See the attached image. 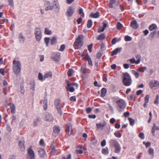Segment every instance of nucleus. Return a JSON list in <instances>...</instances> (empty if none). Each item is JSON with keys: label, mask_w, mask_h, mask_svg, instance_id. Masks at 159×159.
Masks as SVG:
<instances>
[{"label": "nucleus", "mask_w": 159, "mask_h": 159, "mask_svg": "<svg viewBox=\"0 0 159 159\" xmlns=\"http://www.w3.org/2000/svg\"><path fill=\"white\" fill-rule=\"evenodd\" d=\"M149 98L150 96L148 95H146L144 98V102L146 103H148V102Z\"/></svg>", "instance_id": "54"}, {"label": "nucleus", "mask_w": 159, "mask_h": 159, "mask_svg": "<svg viewBox=\"0 0 159 159\" xmlns=\"http://www.w3.org/2000/svg\"><path fill=\"white\" fill-rule=\"evenodd\" d=\"M92 21L91 20H89L87 22V26L88 28L91 27L92 25Z\"/></svg>", "instance_id": "49"}, {"label": "nucleus", "mask_w": 159, "mask_h": 159, "mask_svg": "<svg viewBox=\"0 0 159 159\" xmlns=\"http://www.w3.org/2000/svg\"><path fill=\"white\" fill-rule=\"evenodd\" d=\"M41 103H43V106L44 109L45 110H47L48 107V101L47 98L45 97L43 100H41Z\"/></svg>", "instance_id": "20"}, {"label": "nucleus", "mask_w": 159, "mask_h": 159, "mask_svg": "<svg viewBox=\"0 0 159 159\" xmlns=\"http://www.w3.org/2000/svg\"><path fill=\"white\" fill-rule=\"evenodd\" d=\"M139 137L142 139H144V134L142 133L141 132L139 134Z\"/></svg>", "instance_id": "58"}, {"label": "nucleus", "mask_w": 159, "mask_h": 159, "mask_svg": "<svg viewBox=\"0 0 159 159\" xmlns=\"http://www.w3.org/2000/svg\"><path fill=\"white\" fill-rule=\"evenodd\" d=\"M102 153L104 154L107 155L108 153V149L107 147H105L102 150Z\"/></svg>", "instance_id": "42"}, {"label": "nucleus", "mask_w": 159, "mask_h": 159, "mask_svg": "<svg viewBox=\"0 0 159 159\" xmlns=\"http://www.w3.org/2000/svg\"><path fill=\"white\" fill-rule=\"evenodd\" d=\"M128 119L129 121L130 125L131 126L133 125L134 123V120L130 118H129Z\"/></svg>", "instance_id": "52"}, {"label": "nucleus", "mask_w": 159, "mask_h": 159, "mask_svg": "<svg viewBox=\"0 0 159 159\" xmlns=\"http://www.w3.org/2000/svg\"><path fill=\"white\" fill-rule=\"evenodd\" d=\"M85 59L88 61L89 64L90 66H92V63L91 59L90 57L88 55H86L85 57Z\"/></svg>", "instance_id": "34"}, {"label": "nucleus", "mask_w": 159, "mask_h": 159, "mask_svg": "<svg viewBox=\"0 0 159 159\" xmlns=\"http://www.w3.org/2000/svg\"><path fill=\"white\" fill-rule=\"evenodd\" d=\"M24 141L23 138H22L19 141V146L21 151H24L25 150L24 146Z\"/></svg>", "instance_id": "15"}, {"label": "nucleus", "mask_w": 159, "mask_h": 159, "mask_svg": "<svg viewBox=\"0 0 159 159\" xmlns=\"http://www.w3.org/2000/svg\"><path fill=\"white\" fill-rule=\"evenodd\" d=\"M56 150L55 149V148L53 145H51V155L52 156L54 155L56 153Z\"/></svg>", "instance_id": "38"}, {"label": "nucleus", "mask_w": 159, "mask_h": 159, "mask_svg": "<svg viewBox=\"0 0 159 159\" xmlns=\"http://www.w3.org/2000/svg\"><path fill=\"white\" fill-rule=\"evenodd\" d=\"M156 130H159V127L157 126L155 124H153V126L152 128V134L154 135Z\"/></svg>", "instance_id": "31"}, {"label": "nucleus", "mask_w": 159, "mask_h": 159, "mask_svg": "<svg viewBox=\"0 0 159 159\" xmlns=\"http://www.w3.org/2000/svg\"><path fill=\"white\" fill-rule=\"evenodd\" d=\"M141 56L140 55H138L136 57V58H138V60L136 61L135 59L133 58L132 59H129L127 61H129L131 63H135L136 64H138L140 62L141 59Z\"/></svg>", "instance_id": "11"}, {"label": "nucleus", "mask_w": 159, "mask_h": 159, "mask_svg": "<svg viewBox=\"0 0 159 159\" xmlns=\"http://www.w3.org/2000/svg\"><path fill=\"white\" fill-rule=\"evenodd\" d=\"M65 131L66 133L69 135H71L73 132L72 125L70 124L67 125Z\"/></svg>", "instance_id": "13"}, {"label": "nucleus", "mask_w": 159, "mask_h": 159, "mask_svg": "<svg viewBox=\"0 0 159 159\" xmlns=\"http://www.w3.org/2000/svg\"><path fill=\"white\" fill-rule=\"evenodd\" d=\"M38 78L39 80L42 82L45 80V78H44V75H43L41 73H39Z\"/></svg>", "instance_id": "33"}, {"label": "nucleus", "mask_w": 159, "mask_h": 159, "mask_svg": "<svg viewBox=\"0 0 159 159\" xmlns=\"http://www.w3.org/2000/svg\"><path fill=\"white\" fill-rule=\"evenodd\" d=\"M39 118H36L34 121V126H36L39 122Z\"/></svg>", "instance_id": "55"}, {"label": "nucleus", "mask_w": 159, "mask_h": 159, "mask_svg": "<svg viewBox=\"0 0 159 159\" xmlns=\"http://www.w3.org/2000/svg\"><path fill=\"white\" fill-rule=\"evenodd\" d=\"M28 156L27 159H34L35 154L32 147H30L27 149Z\"/></svg>", "instance_id": "8"}, {"label": "nucleus", "mask_w": 159, "mask_h": 159, "mask_svg": "<svg viewBox=\"0 0 159 159\" xmlns=\"http://www.w3.org/2000/svg\"><path fill=\"white\" fill-rule=\"evenodd\" d=\"M107 93V90L105 88H103L101 89V96L103 97L105 96Z\"/></svg>", "instance_id": "35"}, {"label": "nucleus", "mask_w": 159, "mask_h": 159, "mask_svg": "<svg viewBox=\"0 0 159 159\" xmlns=\"http://www.w3.org/2000/svg\"><path fill=\"white\" fill-rule=\"evenodd\" d=\"M78 147L80 148L79 149H77L75 152V153L76 154H81L83 153V150H84V148L82 145H79Z\"/></svg>", "instance_id": "18"}, {"label": "nucleus", "mask_w": 159, "mask_h": 159, "mask_svg": "<svg viewBox=\"0 0 159 159\" xmlns=\"http://www.w3.org/2000/svg\"><path fill=\"white\" fill-rule=\"evenodd\" d=\"M157 28V25L154 24L151 25L149 27V29L151 31L155 30Z\"/></svg>", "instance_id": "41"}, {"label": "nucleus", "mask_w": 159, "mask_h": 159, "mask_svg": "<svg viewBox=\"0 0 159 159\" xmlns=\"http://www.w3.org/2000/svg\"><path fill=\"white\" fill-rule=\"evenodd\" d=\"M122 48H118L114 50L111 53V56H113L115 55L118 52H120L121 51Z\"/></svg>", "instance_id": "29"}, {"label": "nucleus", "mask_w": 159, "mask_h": 159, "mask_svg": "<svg viewBox=\"0 0 159 159\" xmlns=\"http://www.w3.org/2000/svg\"><path fill=\"white\" fill-rule=\"evenodd\" d=\"M93 47V44L92 43L90 44L89 45H88V50L90 52H91L92 51V48Z\"/></svg>", "instance_id": "60"}, {"label": "nucleus", "mask_w": 159, "mask_h": 159, "mask_svg": "<svg viewBox=\"0 0 159 159\" xmlns=\"http://www.w3.org/2000/svg\"><path fill=\"white\" fill-rule=\"evenodd\" d=\"M35 83L33 82L30 84V89L34 92L35 90Z\"/></svg>", "instance_id": "39"}, {"label": "nucleus", "mask_w": 159, "mask_h": 159, "mask_svg": "<svg viewBox=\"0 0 159 159\" xmlns=\"http://www.w3.org/2000/svg\"><path fill=\"white\" fill-rule=\"evenodd\" d=\"M84 38V36L83 35H79L74 43V45L77 48L81 47L83 44L82 40Z\"/></svg>", "instance_id": "4"}, {"label": "nucleus", "mask_w": 159, "mask_h": 159, "mask_svg": "<svg viewBox=\"0 0 159 159\" xmlns=\"http://www.w3.org/2000/svg\"><path fill=\"white\" fill-rule=\"evenodd\" d=\"M38 152L39 154L40 157H44L45 155V152L43 149L41 148H39L38 149Z\"/></svg>", "instance_id": "22"}, {"label": "nucleus", "mask_w": 159, "mask_h": 159, "mask_svg": "<svg viewBox=\"0 0 159 159\" xmlns=\"http://www.w3.org/2000/svg\"><path fill=\"white\" fill-rule=\"evenodd\" d=\"M21 64L19 61L14 60L13 62V69L14 74L18 75L21 71Z\"/></svg>", "instance_id": "1"}, {"label": "nucleus", "mask_w": 159, "mask_h": 159, "mask_svg": "<svg viewBox=\"0 0 159 159\" xmlns=\"http://www.w3.org/2000/svg\"><path fill=\"white\" fill-rule=\"evenodd\" d=\"M60 58V54L59 53H53L51 58L55 61L58 62L59 61Z\"/></svg>", "instance_id": "14"}, {"label": "nucleus", "mask_w": 159, "mask_h": 159, "mask_svg": "<svg viewBox=\"0 0 159 159\" xmlns=\"http://www.w3.org/2000/svg\"><path fill=\"white\" fill-rule=\"evenodd\" d=\"M45 120L47 121H51L53 120V116L49 113H47L45 115Z\"/></svg>", "instance_id": "17"}, {"label": "nucleus", "mask_w": 159, "mask_h": 159, "mask_svg": "<svg viewBox=\"0 0 159 159\" xmlns=\"http://www.w3.org/2000/svg\"><path fill=\"white\" fill-rule=\"evenodd\" d=\"M45 10L47 11L52 10L53 8V6L52 3L49 1H46L44 3Z\"/></svg>", "instance_id": "10"}, {"label": "nucleus", "mask_w": 159, "mask_h": 159, "mask_svg": "<svg viewBox=\"0 0 159 159\" xmlns=\"http://www.w3.org/2000/svg\"><path fill=\"white\" fill-rule=\"evenodd\" d=\"M106 125V123L105 121H103L102 123H99L96 124V126L97 128L98 129H101V128H103Z\"/></svg>", "instance_id": "24"}, {"label": "nucleus", "mask_w": 159, "mask_h": 159, "mask_svg": "<svg viewBox=\"0 0 159 159\" xmlns=\"http://www.w3.org/2000/svg\"><path fill=\"white\" fill-rule=\"evenodd\" d=\"M123 82L125 86H129L131 85L132 82L131 78L129 75L127 73H124Z\"/></svg>", "instance_id": "2"}, {"label": "nucleus", "mask_w": 159, "mask_h": 159, "mask_svg": "<svg viewBox=\"0 0 159 159\" xmlns=\"http://www.w3.org/2000/svg\"><path fill=\"white\" fill-rule=\"evenodd\" d=\"M114 147L115 148V152L116 153H119L121 150V148L120 144H118Z\"/></svg>", "instance_id": "30"}, {"label": "nucleus", "mask_w": 159, "mask_h": 159, "mask_svg": "<svg viewBox=\"0 0 159 159\" xmlns=\"http://www.w3.org/2000/svg\"><path fill=\"white\" fill-rule=\"evenodd\" d=\"M50 40V39L49 38H44L45 43L46 44V47H48Z\"/></svg>", "instance_id": "48"}, {"label": "nucleus", "mask_w": 159, "mask_h": 159, "mask_svg": "<svg viewBox=\"0 0 159 159\" xmlns=\"http://www.w3.org/2000/svg\"><path fill=\"white\" fill-rule=\"evenodd\" d=\"M10 108L11 109L12 114H14L16 112V107L13 103H11L10 104Z\"/></svg>", "instance_id": "28"}, {"label": "nucleus", "mask_w": 159, "mask_h": 159, "mask_svg": "<svg viewBox=\"0 0 159 159\" xmlns=\"http://www.w3.org/2000/svg\"><path fill=\"white\" fill-rule=\"evenodd\" d=\"M125 40L126 42L130 41L132 40V38L128 35H126L125 37Z\"/></svg>", "instance_id": "46"}, {"label": "nucleus", "mask_w": 159, "mask_h": 159, "mask_svg": "<svg viewBox=\"0 0 159 159\" xmlns=\"http://www.w3.org/2000/svg\"><path fill=\"white\" fill-rule=\"evenodd\" d=\"M52 74L51 71H48L44 75V78L45 80L48 78H51L52 77Z\"/></svg>", "instance_id": "25"}, {"label": "nucleus", "mask_w": 159, "mask_h": 159, "mask_svg": "<svg viewBox=\"0 0 159 159\" xmlns=\"http://www.w3.org/2000/svg\"><path fill=\"white\" fill-rule=\"evenodd\" d=\"M100 16L99 13L98 11H97L95 13L91 12L89 15V16L92 18H98Z\"/></svg>", "instance_id": "21"}, {"label": "nucleus", "mask_w": 159, "mask_h": 159, "mask_svg": "<svg viewBox=\"0 0 159 159\" xmlns=\"http://www.w3.org/2000/svg\"><path fill=\"white\" fill-rule=\"evenodd\" d=\"M106 140L105 139H103L101 143V146L102 147H104L106 145Z\"/></svg>", "instance_id": "62"}, {"label": "nucleus", "mask_w": 159, "mask_h": 159, "mask_svg": "<svg viewBox=\"0 0 159 159\" xmlns=\"http://www.w3.org/2000/svg\"><path fill=\"white\" fill-rule=\"evenodd\" d=\"M132 73L133 74L136 78H138L139 76V74L134 70H131Z\"/></svg>", "instance_id": "40"}, {"label": "nucleus", "mask_w": 159, "mask_h": 159, "mask_svg": "<svg viewBox=\"0 0 159 159\" xmlns=\"http://www.w3.org/2000/svg\"><path fill=\"white\" fill-rule=\"evenodd\" d=\"M159 83L158 81L156 80H153L150 81L149 85L151 88L152 89L154 87H157L159 86Z\"/></svg>", "instance_id": "12"}, {"label": "nucleus", "mask_w": 159, "mask_h": 159, "mask_svg": "<svg viewBox=\"0 0 159 159\" xmlns=\"http://www.w3.org/2000/svg\"><path fill=\"white\" fill-rule=\"evenodd\" d=\"M53 3L55 9L57 11H59L60 10V6L57 1L55 2H53Z\"/></svg>", "instance_id": "37"}, {"label": "nucleus", "mask_w": 159, "mask_h": 159, "mask_svg": "<svg viewBox=\"0 0 159 159\" xmlns=\"http://www.w3.org/2000/svg\"><path fill=\"white\" fill-rule=\"evenodd\" d=\"M59 127L57 126H55L53 128V135L54 136H57L60 131Z\"/></svg>", "instance_id": "16"}, {"label": "nucleus", "mask_w": 159, "mask_h": 159, "mask_svg": "<svg viewBox=\"0 0 159 159\" xmlns=\"http://www.w3.org/2000/svg\"><path fill=\"white\" fill-rule=\"evenodd\" d=\"M54 105L58 113L61 116L62 114V111L61 109V105L60 100L58 99H56L54 102Z\"/></svg>", "instance_id": "6"}, {"label": "nucleus", "mask_w": 159, "mask_h": 159, "mask_svg": "<svg viewBox=\"0 0 159 159\" xmlns=\"http://www.w3.org/2000/svg\"><path fill=\"white\" fill-rule=\"evenodd\" d=\"M97 143V140L95 139H93L91 141V143L92 144L95 145Z\"/></svg>", "instance_id": "64"}, {"label": "nucleus", "mask_w": 159, "mask_h": 159, "mask_svg": "<svg viewBox=\"0 0 159 159\" xmlns=\"http://www.w3.org/2000/svg\"><path fill=\"white\" fill-rule=\"evenodd\" d=\"M44 33L47 35H50L52 34V31L47 28L45 29Z\"/></svg>", "instance_id": "44"}, {"label": "nucleus", "mask_w": 159, "mask_h": 159, "mask_svg": "<svg viewBox=\"0 0 159 159\" xmlns=\"http://www.w3.org/2000/svg\"><path fill=\"white\" fill-rule=\"evenodd\" d=\"M19 41L21 43H23L24 42L25 37L21 33L19 34L18 36Z\"/></svg>", "instance_id": "26"}, {"label": "nucleus", "mask_w": 159, "mask_h": 159, "mask_svg": "<svg viewBox=\"0 0 159 159\" xmlns=\"http://www.w3.org/2000/svg\"><path fill=\"white\" fill-rule=\"evenodd\" d=\"M74 72V70L72 69H70L67 72V75L68 76H71Z\"/></svg>", "instance_id": "50"}, {"label": "nucleus", "mask_w": 159, "mask_h": 159, "mask_svg": "<svg viewBox=\"0 0 159 159\" xmlns=\"http://www.w3.org/2000/svg\"><path fill=\"white\" fill-rule=\"evenodd\" d=\"M103 27H102V30H98L99 33L103 31L107 27V26L108 25V23L106 21L103 22Z\"/></svg>", "instance_id": "36"}, {"label": "nucleus", "mask_w": 159, "mask_h": 159, "mask_svg": "<svg viewBox=\"0 0 159 159\" xmlns=\"http://www.w3.org/2000/svg\"><path fill=\"white\" fill-rule=\"evenodd\" d=\"M159 98V96L158 95L156 96V100L154 101V103L155 104L158 105L159 103L158 99Z\"/></svg>", "instance_id": "59"}, {"label": "nucleus", "mask_w": 159, "mask_h": 159, "mask_svg": "<svg viewBox=\"0 0 159 159\" xmlns=\"http://www.w3.org/2000/svg\"><path fill=\"white\" fill-rule=\"evenodd\" d=\"M78 14L80 15L81 16L84 17V14L83 11V10L82 8L80 7L79 10L78 12Z\"/></svg>", "instance_id": "32"}, {"label": "nucleus", "mask_w": 159, "mask_h": 159, "mask_svg": "<svg viewBox=\"0 0 159 159\" xmlns=\"http://www.w3.org/2000/svg\"><path fill=\"white\" fill-rule=\"evenodd\" d=\"M57 39L55 37H53L51 40V43L52 45H53L56 43L57 42Z\"/></svg>", "instance_id": "47"}, {"label": "nucleus", "mask_w": 159, "mask_h": 159, "mask_svg": "<svg viewBox=\"0 0 159 159\" xmlns=\"http://www.w3.org/2000/svg\"><path fill=\"white\" fill-rule=\"evenodd\" d=\"M67 90L71 92H73L75 90L73 86L77 88L78 84L76 83H71L68 81L67 83Z\"/></svg>", "instance_id": "7"}, {"label": "nucleus", "mask_w": 159, "mask_h": 159, "mask_svg": "<svg viewBox=\"0 0 159 159\" xmlns=\"http://www.w3.org/2000/svg\"><path fill=\"white\" fill-rule=\"evenodd\" d=\"M75 11V8L71 6H70L67 9L66 12V14L67 17L71 16L73 14Z\"/></svg>", "instance_id": "9"}, {"label": "nucleus", "mask_w": 159, "mask_h": 159, "mask_svg": "<svg viewBox=\"0 0 159 159\" xmlns=\"http://www.w3.org/2000/svg\"><path fill=\"white\" fill-rule=\"evenodd\" d=\"M130 25L132 28L135 29H137L139 27L136 20H134L131 22L130 23Z\"/></svg>", "instance_id": "23"}, {"label": "nucleus", "mask_w": 159, "mask_h": 159, "mask_svg": "<svg viewBox=\"0 0 159 159\" xmlns=\"http://www.w3.org/2000/svg\"><path fill=\"white\" fill-rule=\"evenodd\" d=\"M114 135L117 137L120 138L121 136V134L118 131L116 132L114 134Z\"/></svg>", "instance_id": "51"}, {"label": "nucleus", "mask_w": 159, "mask_h": 159, "mask_svg": "<svg viewBox=\"0 0 159 159\" xmlns=\"http://www.w3.org/2000/svg\"><path fill=\"white\" fill-rule=\"evenodd\" d=\"M11 125H14L16 123L17 118L16 116L14 115H13L11 116Z\"/></svg>", "instance_id": "27"}, {"label": "nucleus", "mask_w": 159, "mask_h": 159, "mask_svg": "<svg viewBox=\"0 0 159 159\" xmlns=\"http://www.w3.org/2000/svg\"><path fill=\"white\" fill-rule=\"evenodd\" d=\"M34 34L36 40L39 42L42 38V32L39 28H36L34 30Z\"/></svg>", "instance_id": "5"}, {"label": "nucleus", "mask_w": 159, "mask_h": 159, "mask_svg": "<svg viewBox=\"0 0 159 159\" xmlns=\"http://www.w3.org/2000/svg\"><path fill=\"white\" fill-rule=\"evenodd\" d=\"M123 25L122 24H121L120 22H118L116 25V28L117 29H120L122 27Z\"/></svg>", "instance_id": "57"}, {"label": "nucleus", "mask_w": 159, "mask_h": 159, "mask_svg": "<svg viewBox=\"0 0 159 159\" xmlns=\"http://www.w3.org/2000/svg\"><path fill=\"white\" fill-rule=\"evenodd\" d=\"M25 119H22L20 123V126L21 127L22 126L24 125V123L25 122Z\"/></svg>", "instance_id": "63"}, {"label": "nucleus", "mask_w": 159, "mask_h": 159, "mask_svg": "<svg viewBox=\"0 0 159 159\" xmlns=\"http://www.w3.org/2000/svg\"><path fill=\"white\" fill-rule=\"evenodd\" d=\"M115 2V0H110L109 6L110 8L113 7V4Z\"/></svg>", "instance_id": "53"}, {"label": "nucleus", "mask_w": 159, "mask_h": 159, "mask_svg": "<svg viewBox=\"0 0 159 159\" xmlns=\"http://www.w3.org/2000/svg\"><path fill=\"white\" fill-rule=\"evenodd\" d=\"M65 48V46L64 44L61 45L60 47V48L59 49V51H63L64 50Z\"/></svg>", "instance_id": "56"}, {"label": "nucleus", "mask_w": 159, "mask_h": 159, "mask_svg": "<svg viewBox=\"0 0 159 159\" xmlns=\"http://www.w3.org/2000/svg\"><path fill=\"white\" fill-rule=\"evenodd\" d=\"M8 4L11 7L13 6L14 3L13 0H8Z\"/></svg>", "instance_id": "61"}, {"label": "nucleus", "mask_w": 159, "mask_h": 159, "mask_svg": "<svg viewBox=\"0 0 159 159\" xmlns=\"http://www.w3.org/2000/svg\"><path fill=\"white\" fill-rule=\"evenodd\" d=\"M116 103L117 104L116 107L118 110L120 111H122L126 106L125 101L122 99H120L117 101Z\"/></svg>", "instance_id": "3"}, {"label": "nucleus", "mask_w": 159, "mask_h": 159, "mask_svg": "<svg viewBox=\"0 0 159 159\" xmlns=\"http://www.w3.org/2000/svg\"><path fill=\"white\" fill-rule=\"evenodd\" d=\"M109 143L111 146L115 147L119 144V143L116 140L114 139H111L109 141Z\"/></svg>", "instance_id": "19"}, {"label": "nucleus", "mask_w": 159, "mask_h": 159, "mask_svg": "<svg viewBox=\"0 0 159 159\" xmlns=\"http://www.w3.org/2000/svg\"><path fill=\"white\" fill-rule=\"evenodd\" d=\"M105 37V34H102L99 35L97 37V39L98 40H101L104 39Z\"/></svg>", "instance_id": "45"}, {"label": "nucleus", "mask_w": 159, "mask_h": 159, "mask_svg": "<svg viewBox=\"0 0 159 159\" xmlns=\"http://www.w3.org/2000/svg\"><path fill=\"white\" fill-rule=\"evenodd\" d=\"M147 69L146 67H141L138 68V71L140 72H143L146 71Z\"/></svg>", "instance_id": "43"}]
</instances>
